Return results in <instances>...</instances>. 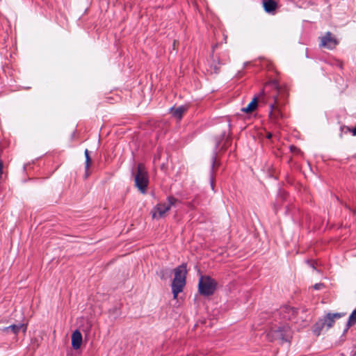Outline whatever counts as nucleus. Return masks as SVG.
Instances as JSON below:
<instances>
[{
	"mask_svg": "<svg viewBox=\"0 0 356 356\" xmlns=\"http://www.w3.org/2000/svg\"><path fill=\"white\" fill-rule=\"evenodd\" d=\"M229 60V58L227 54L225 53L222 58L212 55V59L209 64L211 72L215 74L219 73L221 65H225Z\"/></svg>",
	"mask_w": 356,
	"mask_h": 356,
	"instance_id": "obj_8",
	"label": "nucleus"
},
{
	"mask_svg": "<svg viewBox=\"0 0 356 356\" xmlns=\"http://www.w3.org/2000/svg\"><path fill=\"white\" fill-rule=\"evenodd\" d=\"M21 330H22L24 332L26 331V326L23 323H19L17 325L13 324L8 327H5L2 329V331L6 333L11 332L14 334H17Z\"/></svg>",
	"mask_w": 356,
	"mask_h": 356,
	"instance_id": "obj_14",
	"label": "nucleus"
},
{
	"mask_svg": "<svg viewBox=\"0 0 356 356\" xmlns=\"http://www.w3.org/2000/svg\"><path fill=\"white\" fill-rule=\"evenodd\" d=\"M339 42L332 33L330 31L327 32L325 35L321 38L320 46L327 49H333L338 44Z\"/></svg>",
	"mask_w": 356,
	"mask_h": 356,
	"instance_id": "obj_9",
	"label": "nucleus"
},
{
	"mask_svg": "<svg viewBox=\"0 0 356 356\" xmlns=\"http://www.w3.org/2000/svg\"><path fill=\"white\" fill-rule=\"evenodd\" d=\"M156 274L161 278V280H167L171 277L172 270L168 268H161L156 272Z\"/></svg>",
	"mask_w": 356,
	"mask_h": 356,
	"instance_id": "obj_17",
	"label": "nucleus"
},
{
	"mask_svg": "<svg viewBox=\"0 0 356 356\" xmlns=\"http://www.w3.org/2000/svg\"><path fill=\"white\" fill-rule=\"evenodd\" d=\"M283 312L286 313V314L283 316V318L289 320L291 319V316L294 314V309L292 307H284L281 308L280 311V314H282Z\"/></svg>",
	"mask_w": 356,
	"mask_h": 356,
	"instance_id": "obj_19",
	"label": "nucleus"
},
{
	"mask_svg": "<svg viewBox=\"0 0 356 356\" xmlns=\"http://www.w3.org/2000/svg\"><path fill=\"white\" fill-rule=\"evenodd\" d=\"M269 90L270 89L265 90L264 88V90L261 92L260 95L258 97H254V98L248 104V106L246 107L242 108L241 111L245 113H251L257 108L259 102H262L265 104Z\"/></svg>",
	"mask_w": 356,
	"mask_h": 356,
	"instance_id": "obj_7",
	"label": "nucleus"
},
{
	"mask_svg": "<svg viewBox=\"0 0 356 356\" xmlns=\"http://www.w3.org/2000/svg\"><path fill=\"white\" fill-rule=\"evenodd\" d=\"M307 263L309 264V266L313 268L314 269H316V267L314 266V263L312 261L307 260Z\"/></svg>",
	"mask_w": 356,
	"mask_h": 356,
	"instance_id": "obj_27",
	"label": "nucleus"
},
{
	"mask_svg": "<svg viewBox=\"0 0 356 356\" xmlns=\"http://www.w3.org/2000/svg\"><path fill=\"white\" fill-rule=\"evenodd\" d=\"M324 323L322 322L321 319H319L316 323L313 325L312 332L316 336H319L322 331L325 328L323 325Z\"/></svg>",
	"mask_w": 356,
	"mask_h": 356,
	"instance_id": "obj_18",
	"label": "nucleus"
},
{
	"mask_svg": "<svg viewBox=\"0 0 356 356\" xmlns=\"http://www.w3.org/2000/svg\"><path fill=\"white\" fill-rule=\"evenodd\" d=\"M186 267L187 264L183 263L174 269L175 277L171 284L174 298L177 297V295L183 291L186 285Z\"/></svg>",
	"mask_w": 356,
	"mask_h": 356,
	"instance_id": "obj_3",
	"label": "nucleus"
},
{
	"mask_svg": "<svg viewBox=\"0 0 356 356\" xmlns=\"http://www.w3.org/2000/svg\"><path fill=\"white\" fill-rule=\"evenodd\" d=\"M270 89L265 102L269 106V118L275 124H281L284 118L282 108L286 104L289 95L285 87L280 86L276 80H273L265 85V90Z\"/></svg>",
	"mask_w": 356,
	"mask_h": 356,
	"instance_id": "obj_1",
	"label": "nucleus"
},
{
	"mask_svg": "<svg viewBox=\"0 0 356 356\" xmlns=\"http://www.w3.org/2000/svg\"><path fill=\"white\" fill-rule=\"evenodd\" d=\"M335 65L336 67H339V69H343V63L340 60H335L334 63L332 64Z\"/></svg>",
	"mask_w": 356,
	"mask_h": 356,
	"instance_id": "obj_24",
	"label": "nucleus"
},
{
	"mask_svg": "<svg viewBox=\"0 0 356 356\" xmlns=\"http://www.w3.org/2000/svg\"><path fill=\"white\" fill-rule=\"evenodd\" d=\"M323 287H324V284L323 283H317L313 286V288L316 290H320Z\"/></svg>",
	"mask_w": 356,
	"mask_h": 356,
	"instance_id": "obj_25",
	"label": "nucleus"
},
{
	"mask_svg": "<svg viewBox=\"0 0 356 356\" xmlns=\"http://www.w3.org/2000/svg\"><path fill=\"white\" fill-rule=\"evenodd\" d=\"M349 328H350V327H348V323H346V328L344 329V330H343V334H344L346 332H347V331L348 330V329H349Z\"/></svg>",
	"mask_w": 356,
	"mask_h": 356,
	"instance_id": "obj_28",
	"label": "nucleus"
},
{
	"mask_svg": "<svg viewBox=\"0 0 356 356\" xmlns=\"http://www.w3.org/2000/svg\"><path fill=\"white\" fill-rule=\"evenodd\" d=\"M343 129H346L347 131L351 132L353 136H356V126L353 129H350L348 127H344Z\"/></svg>",
	"mask_w": 356,
	"mask_h": 356,
	"instance_id": "obj_23",
	"label": "nucleus"
},
{
	"mask_svg": "<svg viewBox=\"0 0 356 356\" xmlns=\"http://www.w3.org/2000/svg\"><path fill=\"white\" fill-rule=\"evenodd\" d=\"M263 6L266 13H271L276 10L277 3L275 0H263Z\"/></svg>",
	"mask_w": 356,
	"mask_h": 356,
	"instance_id": "obj_15",
	"label": "nucleus"
},
{
	"mask_svg": "<svg viewBox=\"0 0 356 356\" xmlns=\"http://www.w3.org/2000/svg\"><path fill=\"white\" fill-rule=\"evenodd\" d=\"M85 157H86V163H85V169H86V177H88V169L91 163V159L89 154V151L86 149L84 152Z\"/></svg>",
	"mask_w": 356,
	"mask_h": 356,
	"instance_id": "obj_20",
	"label": "nucleus"
},
{
	"mask_svg": "<svg viewBox=\"0 0 356 356\" xmlns=\"http://www.w3.org/2000/svg\"><path fill=\"white\" fill-rule=\"evenodd\" d=\"M267 137H268V138H270L272 137V134H268Z\"/></svg>",
	"mask_w": 356,
	"mask_h": 356,
	"instance_id": "obj_29",
	"label": "nucleus"
},
{
	"mask_svg": "<svg viewBox=\"0 0 356 356\" xmlns=\"http://www.w3.org/2000/svg\"><path fill=\"white\" fill-rule=\"evenodd\" d=\"M344 314L341 313H327L325 316L320 319L323 323H325L323 325L327 330L334 325L335 318H340Z\"/></svg>",
	"mask_w": 356,
	"mask_h": 356,
	"instance_id": "obj_11",
	"label": "nucleus"
},
{
	"mask_svg": "<svg viewBox=\"0 0 356 356\" xmlns=\"http://www.w3.org/2000/svg\"><path fill=\"white\" fill-rule=\"evenodd\" d=\"M230 144L231 138L229 136H226L225 132L221 134L220 138L216 139L215 148L211 156V165L210 170V184L213 191L214 190V167L216 163L217 151L218 149L222 151L226 150Z\"/></svg>",
	"mask_w": 356,
	"mask_h": 356,
	"instance_id": "obj_2",
	"label": "nucleus"
},
{
	"mask_svg": "<svg viewBox=\"0 0 356 356\" xmlns=\"http://www.w3.org/2000/svg\"><path fill=\"white\" fill-rule=\"evenodd\" d=\"M169 211V207L165 203H158L152 210L151 213L153 218L159 219L164 218Z\"/></svg>",
	"mask_w": 356,
	"mask_h": 356,
	"instance_id": "obj_10",
	"label": "nucleus"
},
{
	"mask_svg": "<svg viewBox=\"0 0 356 356\" xmlns=\"http://www.w3.org/2000/svg\"><path fill=\"white\" fill-rule=\"evenodd\" d=\"M186 108L184 106H180L177 108L172 107L170 108V112L173 117L181 119L183 116V114L186 111Z\"/></svg>",
	"mask_w": 356,
	"mask_h": 356,
	"instance_id": "obj_16",
	"label": "nucleus"
},
{
	"mask_svg": "<svg viewBox=\"0 0 356 356\" xmlns=\"http://www.w3.org/2000/svg\"><path fill=\"white\" fill-rule=\"evenodd\" d=\"M134 182L136 187L140 192L145 194L149 184V176L143 163H138L137 165L136 172L134 175Z\"/></svg>",
	"mask_w": 356,
	"mask_h": 356,
	"instance_id": "obj_4",
	"label": "nucleus"
},
{
	"mask_svg": "<svg viewBox=\"0 0 356 356\" xmlns=\"http://www.w3.org/2000/svg\"><path fill=\"white\" fill-rule=\"evenodd\" d=\"M217 287L216 281L209 275H201L198 283V291L204 296H212Z\"/></svg>",
	"mask_w": 356,
	"mask_h": 356,
	"instance_id": "obj_6",
	"label": "nucleus"
},
{
	"mask_svg": "<svg viewBox=\"0 0 356 356\" xmlns=\"http://www.w3.org/2000/svg\"><path fill=\"white\" fill-rule=\"evenodd\" d=\"M186 205L191 209L195 208L194 201L187 202Z\"/></svg>",
	"mask_w": 356,
	"mask_h": 356,
	"instance_id": "obj_26",
	"label": "nucleus"
},
{
	"mask_svg": "<svg viewBox=\"0 0 356 356\" xmlns=\"http://www.w3.org/2000/svg\"><path fill=\"white\" fill-rule=\"evenodd\" d=\"M83 342V337L81 332L79 330H76L72 332L71 337L72 347L74 350L80 348Z\"/></svg>",
	"mask_w": 356,
	"mask_h": 356,
	"instance_id": "obj_13",
	"label": "nucleus"
},
{
	"mask_svg": "<svg viewBox=\"0 0 356 356\" xmlns=\"http://www.w3.org/2000/svg\"><path fill=\"white\" fill-rule=\"evenodd\" d=\"M178 202V200L173 196H169L167 198V202H165V204L169 207V210L171 209L172 206H175L176 203Z\"/></svg>",
	"mask_w": 356,
	"mask_h": 356,
	"instance_id": "obj_22",
	"label": "nucleus"
},
{
	"mask_svg": "<svg viewBox=\"0 0 356 356\" xmlns=\"http://www.w3.org/2000/svg\"><path fill=\"white\" fill-rule=\"evenodd\" d=\"M286 192L282 188H279L275 201L273 204V208L275 213H277V211L280 209L282 203L286 200Z\"/></svg>",
	"mask_w": 356,
	"mask_h": 356,
	"instance_id": "obj_12",
	"label": "nucleus"
},
{
	"mask_svg": "<svg viewBox=\"0 0 356 356\" xmlns=\"http://www.w3.org/2000/svg\"><path fill=\"white\" fill-rule=\"evenodd\" d=\"M356 323V309L350 314L348 320V327H350Z\"/></svg>",
	"mask_w": 356,
	"mask_h": 356,
	"instance_id": "obj_21",
	"label": "nucleus"
},
{
	"mask_svg": "<svg viewBox=\"0 0 356 356\" xmlns=\"http://www.w3.org/2000/svg\"><path fill=\"white\" fill-rule=\"evenodd\" d=\"M268 337L271 340H278L281 343L290 342L292 338V332L288 325H283L272 328L268 333Z\"/></svg>",
	"mask_w": 356,
	"mask_h": 356,
	"instance_id": "obj_5",
	"label": "nucleus"
}]
</instances>
